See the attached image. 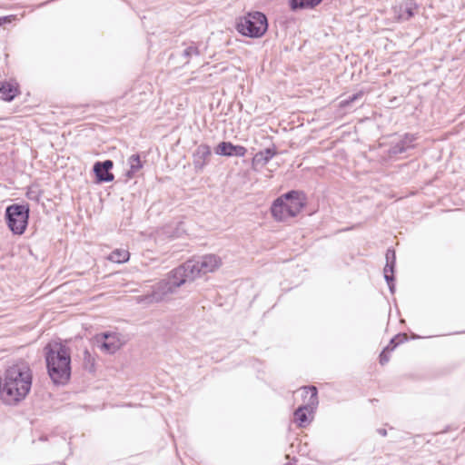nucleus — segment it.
I'll use <instances>...</instances> for the list:
<instances>
[{
  "instance_id": "obj_1",
  "label": "nucleus",
  "mask_w": 465,
  "mask_h": 465,
  "mask_svg": "<svg viewBox=\"0 0 465 465\" xmlns=\"http://www.w3.org/2000/svg\"><path fill=\"white\" fill-rule=\"evenodd\" d=\"M32 386V371L25 361L10 366L1 380V392L5 401L11 404L25 399Z\"/></svg>"
},
{
  "instance_id": "obj_2",
  "label": "nucleus",
  "mask_w": 465,
  "mask_h": 465,
  "mask_svg": "<svg viewBox=\"0 0 465 465\" xmlns=\"http://www.w3.org/2000/svg\"><path fill=\"white\" fill-rule=\"evenodd\" d=\"M47 373L56 385H65L71 377V351L60 342L48 343L45 347Z\"/></svg>"
},
{
  "instance_id": "obj_3",
  "label": "nucleus",
  "mask_w": 465,
  "mask_h": 465,
  "mask_svg": "<svg viewBox=\"0 0 465 465\" xmlns=\"http://www.w3.org/2000/svg\"><path fill=\"white\" fill-rule=\"evenodd\" d=\"M222 264L221 258L215 254H206L197 259L185 262L175 268V275L179 279L185 277L187 282L194 281L201 275L213 272Z\"/></svg>"
},
{
  "instance_id": "obj_4",
  "label": "nucleus",
  "mask_w": 465,
  "mask_h": 465,
  "mask_svg": "<svg viewBox=\"0 0 465 465\" xmlns=\"http://www.w3.org/2000/svg\"><path fill=\"white\" fill-rule=\"evenodd\" d=\"M305 194L300 191H290L277 198L271 208L273 218L284 222L295 217L305 205Z\"/></svg>"
},
{
  "instance_id": "obj_5",
  "label": "nucleus",
  "mask_w": 465,
  "mask_h": 465,
  "mask_svg": "<svg viewBox=\"0 0 465 465\" xmlns=\"http://www.w3.org/2000/svg\"><path fill=\"white\" fill-rule=\"evenodd\" d=\"M174 273L175 269L170 272L168 279L157 282L153 286L152 292L137 296V302L143 304L159 302L163 301L167 294L174 292L178 287L187 282L185 277L182 276V279H179Z\"/></svg>"
},
{
  "instance_id": "obj_6",
  "label": "nucleus",
  "mask_w": 465,
  "mask_h": 465,
  "mask_svg": "<svg viewBox=\"0 0 465 465\" xmlns=\"http://www.w3.org/2000/svg\"><path fill=\"white\" fill-rule=\"evenodd\" d=\"M268 28L267 18L261 12L249 13L237 24L240 34L252 38L261 37Z\"/></svg>"
},
{
  "instance_id": "obj_7",
  "label": "nucleus",
  "mask_w": 465,
  "mask_h": 465,
  "mask_svg": "<svg viewBox=\"0 0 465 465\" xmlns=\"http://www.w3.org/2000/svg\"><path fill=\"white\" fill-rule=\"evenodd\" d=\"M28 204L14 203L5 209V220L13 233L21 235L25 232L29 219Z\"/></svg>"
},
{
  "instance_id": "obj_8",
  "label": "nucleus",
  "mask_w": 465,
  "mask_h": 465,
  "mask_svg": "<svg viewBox=\"0 0 465 465\" xmlns=\"http://www.w3.org/2000/svg\"><path fill=\"white\" fill-rule=\"evenodd\" d=\"M304 391L307 393H311L308 405L301 406L294 411V420L298 422L299 427H304L308 422L307 411L310 406L315 405L318 403L317 398V389L314 386L305 387Z\"/></svg>"
},
{
  "instance_id": "obj_9",
  "label": "nucleus",
  "mask_w": 465,
  "mask_h": 465,
  "mask_svg": "<svg viewBox=\"0 0 465 465\" xmlns=\"http://www.w3.org/2000/svg\"><path fill=\"white\" fill-rule=\"evenodd\" d=\"M99 348L109 354H113L117 351L121 346L122 342L116 333H102L96 338Z\"/></svg>"
},
{
  "instance_id": "obj_10",
  "label": "nucleus",
  "mask_w": 465,
  "mask_h": 465,
  "mask_svg": "<svg viewBox=\"0 0 465 465\" xmlns=\"http://www.w3.org/2000/svg\"><path fill=\"white\" fill-rule=\"evenodd\" d=\"M212 156L211 147L205 143L197 146L193 154V163L196 172H202Z\"/></svg>"
},
{
  "instance_id": "obj_11",
  "label": "nucleus",
  "mask_w": 465,
  "mask_h": 465,
  "mask_svg": "<svg viewBox=\"0 0 465 465\" xmlns=\"http://www.w3.org/2000/svg\"><path fill=\"white\" fill-rule=\"evenodd\" d=\"M114 167L112 160H105L104 162H96L94 164L93 170L95 173L98 183H109L114 181V175L110 172Z\"/></svg>"
},
{
  "instance_id": "obj_12",
  "label": "nucleus",
  "mask_w": 465,
  "mask_h": 465,
  "mask_svg": "<svg viewBox=\"0 0 465 465\" xmlns=\"http://www.w3.org/2000/svg\"><path fill=\"white\" fill-rule=\"evenodd\" d=\"M418 8L413 0H406L395 6L394 14L399 21H408L415 15Z\"/></svg>"
},
{
  "instance_id": "obj_13",
  "label": "nucleus",
  "mask_w": 465,
  "mask_h": 465,
  "mask_svg": "<svg viewBox=\"0 0 465 465\" xmlns=\"http://www.w3.org/2000/svg\"><path fill=\"white\" fill-rule=\"evenodd\" d=\"M247 149L242 145H234L231 142H222L215 148V153L223 156L243 157Z\"/></svg>"
},
{
  "instance_id": "obj_14",
  "label": "nucleus",
  "mask_w": 465,
  "mask_h": 465,
  "mask_svg": "<svg viewBox=\"0 0 465 465\" xmlns=\"http://www.w3.org/2000/svg\"><path fill=\"white\" fill-rule=\"evenodd\" d=\"M386 265L383 270L384 278L387 282L391 293L394 292V266H395V252L394 250L388 249L386 252Z\"/></svg>"
},
{
  "instance_id": "obj_15",
  "label": "nucleus",
  "mask_w": 465,
  "mask_h": 465,
  "mask_svg": "<svg viewBox=\"0 0 465 465\" xmlns=\"http://www.w3.org/2000/svg\"><path fill=\"white\" fill-rule=\"evenodd\" d=\"M129 170L125 175L128 179H133L143 168V163L139 154H133L128 158Z\"/></svg>"
},
{
  "instance_id": "obj_16",
  "label": "nucleus",
  "mask_w": 465,
  "mask_h": 465,
  "mask_svg": "<svg viewBox=\"0 0 465 465\" xmlns=\"http://www.w3.org/2000/svg\"><path fill=\"white\" fill-rule=\"evenodd\" d=\"M277 151L274 147L272 148H266L263 151H260L257 153H255L252 162L253 163L265 165L267 164L270 160L276 155Z\"/></svg>"
},
{
  "instance_id": "obj_17",
  "label": "nucleus",
  "mask_w": 465,
  "mask_h": 465,
  "mask_svg": "<svg viewBox=\"0 0 465 465\" xmlns=\"http://www.w3.org/2000/svg\"><path fill=\"white\" fill-rule=\"evenodd\" d=\"M0 94L4 100L10 102L17 95L18 90L13 84L3 82L0 83Z\"/></svg>"
},
{
  "instance_id": "obj_18",
  "label": "nucleus",
  "mask_w": 465,
  "mask_h": 465,
  "mask_svg": "<svg viewBox=\"0 0 465 465\" xmlns=\"http://www.w3.org/2000/svg\"><path fill=\"white\" fill-rule=\"evenodd\" d=\"M322 0H289L290 7L295 11L298 9L313 8Z\"/></svg>"
},
{
  "instance_id": "obj_19",
  "label": "nucleus",
  "mask_w": 465,
  "mask_h": 465,
  "mask_svg": "<svg viewBox=\"0 0 465 465\" xmlns=\"http://www.w3.org/2000/svg\"><path fill=\"white\" fill-rule=\"evenodd\" d=\"M130 253L124 249H116L111 252L108 259L113 262L122 263L129 260Z\"/></svg>"
},
{
  "instance_id": "obj_20",
  "label": "nucleus",
  "mask_w": 465,
  "mask_h": 465,
  "mask_svg": "<svg viewBox=\"0 0 465 465\" xmlns=\"http://www.w3.org/2000/svg\"><path fill=\"white\" fill-rule=\"evenodd\" d=\"M408 340V337L405 333H400L397 334L395 337H393L390 343L385 347L387 351L390 352L392 351L399 344L406 341Z\"/></svg>"
},
{
  "instance_id": "obj_21",
  "label": "nucleus",
  "mask_w": 465,
  "mask_h": 465,
  "mask_svg": "<svg viewBox=\"0 0 465 465\" xmlns=\"http://www.w3.org/2000/svg\"><path fill=\"white\" fill-rule=\"evenodd\" d=\"M404 146H405L404 143H401V142L399 141L398 143H396L391 146V148L389 150V153L391 155H397V154L405 153L406 149Z\"/></svg>"
},
{
  "instance_id": "obj_22",
  "label": "nucleus",
  "mask_w": 465,
  "mask_h": 465,
  "mask_svg": "<svg viewBox=\"0 0 465 465\" xmlns=\"http://www.w3.org/2000/svg\"><path fill=\"white\" fill-rule=\"evenodd\" d=\"M200 54V52L198 50V47L193 45H189L188 47H186L184 50H183V55L186 58V59H189L193 56H197Z\"/></svg>"
},
{
  "instance_id": "obj_23",
  "label": "nucleus",
  "mask_w": 465,
  "mask_h": 465,
  "mask_svg": "<svg viewBox=\"0 0 465 465\" xmlns=\"http://www.w3.org/2000/svg\"><path fill=\"white\" fill-rule=\"evenodd\" d=\"M415 136L413 134H405V136L403 137V139L401 140V143H404V147L406 149V151L409 149V148H412L413 147V142L415 141Z\"/></svg>"
},
{
  "instance_id": "obj_24",
  "label": "nucleus",
  "mask_w": 465,
  "mask_h": 465,
  "mask_svg": "<svg viewBox=\"0 0 465 465\" xmlns=\"http://www.w3.org/2000/svg\"><path fill=\"white\" fill-rule=\"evenodd\" d=\"M389 353H390V351H387L385 348L381 352V354H380V363L381 365H384V364L389 362V361H390Z\"/></svg>"
},
{
  "instance_id": "obj_25",
  "label": "nucleus",
  "mask_w": 465,
  "mask_h": 465,
  "mask_svg": "<svg viewBox=\"0 0 465 465\" xmlns=\"http://www.w3.org/2000/svg\"><path fill=\"white\" fill-rule=\"evenodd\" d=\"M378 433L383 437H385L387 435V430L385 429H378L377 430Z\"/></svg>"
},
{
  "instance_id": "obj_26",
  "label": "nucleus",
  "mask_w": 465,
  "mask_h": 465,
  "mask_svg": "<svg viewBox=\"0 0 465 465\" xmlns=\"http://www.w3.org/2000/svg\"><path fill=\"white\" fill-rule=\"evenodd\" d=\"M5 19H6V17H4V18L0 17V25H2L3 20H5Z\"/></svg>"
},
{
  "instance_id": "obj_27",
  "label": "nucleus",
  "mask_w": 465,
  "mask_h": 465,
  "mask_svg": "<svg viewBox=\"0 0 465 465\" xmlns=\"http://www.w3.org/2000/svg\"><path fill=\"white\" fill-rule=\"evenodd\" d=\"M356 98H357V95H354V96L351 99V101H353V100H355Z\"/></svg>"
}]
</instances>
